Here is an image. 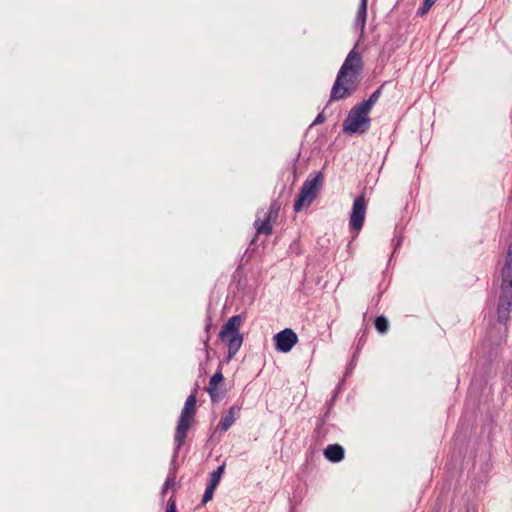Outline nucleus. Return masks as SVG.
<instances>
[{"label": "nucleus", "instance_id": "nucleus-1", "mask_svg": "<svg viewBox=\"0 0 512 512\" xmlns=\"http://www.w3.org/2000/svg\"><path fill=\"white\" fill-rule=\"evenodd\" d=\"M359 41L347 54L341 65L330 92L329 101H339L350 97L357 89L360 76L363 72L364 62L361 54L356 50Z\"/></svg>", "mask_w": 512, "mask_h": 512}, {"label": "nucleus", "instance_id": "nucleus-2", "mask_svg": "<svg viewBox=\"0 0 512 512\" xmlns=\"http://www.w3.org/2000/svg\"><path fill=\"white\" fill-rule=\"evenodd\" d=\"M501 276L502 282L497 307V320L501 324H506L512 307V243L509 245Z\"/></svg>", "mask_w": 512, "mask_h": 512}, {"label": "nucleus", "instance_id": "nucleus-3", "mask_svg": "<svg viewBox=\"0 0 512 512\" xmlns=\"http://www.w3.org/2000/svg\"><path fill=\"white\" fill-rule=\"evenodd\" d=\"M196 393L197 386L193 390V392L187 397L184 407L181 410L177 426L175 429L174 441L175 448L173 451L172 464L176 461L180 448L184 445L188 430L191 427L193 422V418L196 412Z\"/></svg>", "mask_w": 512, "mask_h": 512}, {"label": "nucleus", "instance_id": "nucleus-4", "mask_svg": "<svg viewBox=\"0 0 512 512\" xmlns=\"http://www.w3.org/2000/svg\"><path fill=\"white\" fill-rule=\"evenodd\" d=\"M323 185L321 172L309 174L302 184L299 194L294 202V211L299 212L303 207H308L316 199L318 192Z\"/></svg>", "mask_w": 512, "mask_h": 512}, {"label": "nucleus", "instance_id": "nucleus-5", "mask_svg": "<svg viewBox=\"0 0 512 512\" xmlns=\"http://www.w3.org/2000/svg\"><path fill=\"white\" fill-rule=\"evenodd\" d=\"M368 114L369 111L360 104L353 106L343 121V132L349 135L367 132L371 123Z\"/></svg>", "mask_w": 512, "mask_h": 512}, {"label": "nucleus", "instance_id": "nucleus-6", "mask_svg": "<svg viewBox=\"0 0 512 512\" xmlns=\"http://www.w3.org/2000/svg\"><path fill=\"white\" fill-rule=\"evenodd\" d=\"M367 203L364 194L359 195L353 202L352 211L350 214V226L356 232H359L363 227L366 215Z\"/></svg>", "mask_w": 512, "mask_h": 512}, {"label": "nucleus", "instance_id": "nucleus-7", "mask_svg": "<svg viewBox=\"0 0 512 512\" xmlns=\"http://www.w3.org/2000/svg\"><path fill=\"white\" fill-rule=\"evenodd\" d=\"M273 339L275 342V349L283 353L291 351L298 342V336L291 328H285L284 330L276 333Z\"/></svg>", "mask_w": 512, "mask_h": 512}, {"label": "nucleus", "instance_id": "nucleus-8", "mask_svg": "<svg viewBox=\"0 0 512 512\" xmlns=\"http://www.w3.org/2000/svg\"><path fill=\"white\" fill-rule=\"evenodd\" d=\"M223 380L222 368L219 366L218 370L210 378L209 385L206 389L212 403H218L225 397L226 390L222 387Z\"/></svg>", "mask_w": 512, "mask_h": 512}, {"label": "nucleus", "instance_id": "nucleus-9", "mask_svg": "<svg viewBox=\"0 0 512 512\" xmlns=\"http://www.w3.org/2000/svg\"><path fill=\"white\" fill-rule=\"evenodd\" d=\"M242 315H234L228 319V321L222 326L219 332V338L222 341H226L229 335L239 333V328L242 324Z\"/></svg>", "mask_w": 512, "mask_h": 512}, {"label": "nucleus", "instance_id": "nucleus-10", "mask_svg": "<svg viewBox=\"0 0 512 512\" xmlns=\"http://www.w3.org/2000/svg\"><path fill=\"white\" fill-rule=\"evenodd\" d=\"M276 220L273 218H269V216L265 215L264 219H260L259 217L256 218L254 222V227L256 229V235L253 238V240L250 243V246L254 245L256 242V238L258 235H266L269 236L273 232L272 222H275Z\"/></svg>", "mask_w": 512, "mask_h": 512}, {"label": "nucleus", "instance_id": "nucleus-11", "mask_svg": "<svg viewBox=\"0 0 512 512\" xmlns=\"http://www.w3.org/2000/svg\"><path fill=\"white\" fill-rule=\"evenodd\" d=\"M367 2L368 0H360V4L356 13V17L354 19V27L355 29L360 31V35L362 36L365 31L366 26V18H367Z\"/></svg>", "mask_w": 512, "mask_h": 512}, {"label": "nucleus", "instance_id": "nucleus-12", "mask_svg": "<svg viewBox=\"0 0 512 512\" xmlns=\"http://www.w3.org/2000/svg\"><path fill=\"white\" fill-rule=\"evenodd\" d=\"M345 455L344 448L339 444H330L324 449V456L330 462H340Z\"/></svg>", "mask_w": 512, "mask_h": 512}, {"label": "nucleus", "instance_id": "nucleus-13", "mask_svg": "<svg viewBox=\"0 0 512 512\" xmlns=\"http://www.w3.org/2000/svg\"><path fill=\"white\" fill-rule=\"evenodd\" d=\"M226 341L228 346L227 358L228 360H231L242 346L243 335L241 333H234L232 335H229Z\"/></svg>", "mask_w": 512, "mask_h": 512}, {"label": "nucleus", "instance_id": "nucleus-14", "mask_svg": "<svg viewBox=\"0 0 512 512\" xmlns=\"http://www.w3.org/2000/svg\"><path fill=\"white\" fill-rule=\"evenodd\" d=\"M382 88H383V85H381L380 87H378L371 95L370 97L359 103L363 108H365L367 111H371L372 107L377 103V101L379 100L380 96H381V93H382Z\"/></svg>", "mask_w": 512, "mask_h": 512}, {"label": "nucleus", "instance_id": "nucleus-15", "mask_svg": "<svg viewBox=\"0 0 512 512\" xmlns=\"http://www.w3.org/2000/svg\"><path fill=\"white\" fill-rule=\"evenodd\" d=\"M211 328H212V318H211L210 315H207L206 319H205V328H204V330H205V338L202 340L207 360L210 357L209 340H210V330H211Z\"/></svg>", "mask_w": 512, "mask_h": 512}, {"label": "nucleus", "instance_id": "nucleus-16", "mask_svg": "<svg viewBox=\"0 0 512 512\" xmlns=\"http://www.w3.org/2000/svg\"><path fill=\"white\" fill-rule=\"evenodd\" d=\"M236 420L233 418V416H229L226 414L224 417H222L215 429V432H226L235 422Z\"/></svg>", "mask_w": 512, "mask_h": 512}, {"label": "nucleus", "instance_id": "nucleus-17", "mask_svg": "<svg viewBox=\"0 0 512 512\" xmlns=\"http://www.w3.org/2000/svg\"><path fill=\"white\" fill-rule=\"evenodd\" d=\"M225 464L220 465L216 470L210 473L208 484L217 487L222 474L224 473Z\"/></svg>", "mask_w": 512, "mask_h": 512}, {"label": "nucleus", "instance_id": "nucleus-18", "mask_svg": "<svg viewBox=\"0 0 512 512\" xmlns=\"http://www.w3.org/2000/svg\"><path fill=\"white\" fill-rule=\"evenodd\" d=\"M375 328L381 334L387 333L388 330H389V321H388V319L385 316H383V315H380V316L376 317V319H375Z\"/></svg>", "mask_w": 512, "mask_h": 512}, {"label": "nucleus", "instance_id": "nucleus-19", "mask_svg": "<svg viewBox=\"0 0 512 512\" xmlns=\"http://www.w3.org/2000/svg\"><path fill=\"white\" fill-rule=\"evenodd\" d=\"M280 209L281 202L279 201V199L273 200L270 204L269 210L265 213V215L269 216V218L277 220Z\"/></svg>", "mask_w": 512, "mask_h": 512}, {"label": "nucleus", "instance_id": "nucleus-20", "mask_svg": "<svg viewBox=\"0 0 512 512\" xmlns=\"http://www.w3.org/2000/svg\"><path fill=\"white\" fill-rule=\"evenodd\" d=\"M436 1L437 0H424L422 5L417 9L416 14L418 16L423 17L424 15H426L429 12V10L435 4Z\"/></svg>", "mask_w": 512, "mask_h": 512}, {"label": "nucleus", "instance_id": "nucleus-21", "mask_svg": "<svg viewBox=\"0 0 512 512\" xmlns=\"http://www.w3.org/2000/svg\"><path fill=\"white\" fill-rule=\"evenodd\" d=\"M215 489H216V487L207 484V487L205 489V492H204L202 500H201L202 505H205L213 498Z\"/></svg>", "mask_w": 512, "mask_h": 512}, {"label": "nucleus", "instance_id": "nucleus-22", "mask_svg": "<svg viewBox=\"0 0 512 512\" xmlns=\"http://www.w3.org/2000/svg\"><path fill=\"white\" fill-rule=\"evenodd\" d=\"M175 480H176V468L173 467L172 469H170L163 485H165V488H171L172 486L175 485Z\"/></svg>", "mask_w": 512, "mask_h": 512}, {"label": "nucleus", "instance_id": "nucleus-23", "mask_svg": "<svg viewBox=\"0 0 512 512\" xmlns=\"http://www.w3.org/2000/svg\"><path fill=\"white\" fill-rule=\"evenodd\" d=\"M240 411L241 406H239L238 404H234L229 408L227 414L229 416H233V418L236 420L240 416Z\"/></svg>", "mask_w": 512, "mask_h": 512}, {"label": "nucleus", "instance_id": "nucleus-24", "mask_svg": "<svg viewBox=\"0 0 512 512\" xmlns=\"http://www.w3.org/2000/svg\"><path fill=\"white\" fill-rule=\"evenodd\" d=\"M165 512H177L176 500L173 496L168 499L167 507Z\"/></svg>", "mask_w": 512, "mask_h": 512}, {"label": "nucleus", "instance_id": "nucleus-25", "mask_svg": "<svg viewBox=\"0 0 512 512\" xmlns=\"http://www.w3.org/2000/svg\"><path fill=\"white\" fill-rule=\"evenodd\" d=\"M360 351H359V345L356 346V349L353 353V356H352V359H351V362L349 364V368L347 369L346 371V375L349 373V370L352 369V367L355 365V362L357 360V357L359 355Z\"/></svg>", "mask_w": 512, "mask_h": 512}, {"label": "nucleus", "instance_id": "nucleus-26", "mask_svg": "<svg viewBox=\"0 0 512 512\" xmlns=\"http://www.w3.org/2000/svg\"><path fill=\"white\" fill-rule=\"evenodd\" d=\"M325 120H326V117L324 116V113H323V112H321V113H319V114L316 116V118H315V120L313 121V123L311 124V126L318 125V124H322V123H324V122H325Z\"/></svg>", "mask_w": 512, "mask_h": 512}, {"label": "nucleus", "instance_id": "nucleus-27", "mask_svg": "<svg viewBox=\"0 0 512 512\" xmlns=\"http://www.w3.org/2000/svg\"><path fill=\"white\" fill-rule=\"evenodd\" d=\"M299 241L298 240H295L293 241L290 246H289V251L290 252H295L296 254H299Z\"/></svg>", "mask_w": 512, "mask_h": 512}, {"label": "nucleus", "instance_id": "nucleus-28", "mask_svg": "<svg viewBox=\"0 0 512 512\" xmlns=\"http://www.w3.org/2000/svg\"><path fill=\"white\" fill-rule=\"evenodd\" d=\"M364 336H365V334H363V335L359 338V340H358V344H357V345H359V351L361 350L362 345H364V343H365Z\"/></svg>", "mask_w": 512, "mask_h": 512}, {"label": "nucleus", "instance_id": "nucleus-29", "mask_svg": "<svg viewBox=\"0 0 512 512\" xmlns=\"http://www.w3.org/2000/svg\"><path fill=\"white\" fill-rule=\"evenodd\" d=\"M168 489H169V488H165V485H163V487H162V491H161V494H162V495H165V494L167 493Z\"/></svg>", "mask_w": 512, "mask_h": 512}]
</instances>
